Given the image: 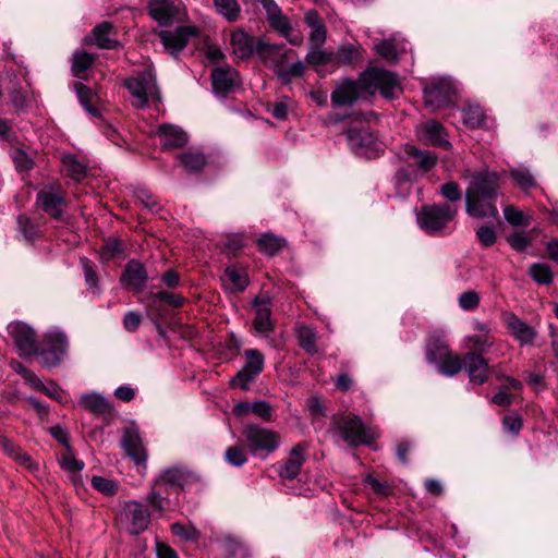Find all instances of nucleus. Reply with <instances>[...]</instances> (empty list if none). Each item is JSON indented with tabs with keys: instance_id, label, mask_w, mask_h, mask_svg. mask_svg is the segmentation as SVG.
<instances>
[{
	"instance_id": "3",
	"label": "nucleus",
	"mask_w": 558,
	"mask_h": 558,
	"mask_svg": "<svg viewBox=\"0 0 558 558\" xmlns=\"http://www.w3.org/2000/svg\"><path fill=\"white\" fill-rule=\"evenodd\" d=\"M241 438L250 454L260 459H267L281 445L280 433L253 423L243 425Z\"/></svg>"
},
{
	"instance_id": "47",
	"label": "nucleus",
	"mask_w": 558,
	"mask_h": 558,
	"mask_svg": "<svg viewBox=\"0 0 558 558\" xmlns=\"http://www.w3.org/2000/svg\"><path fill=\"white\" fill-rule=\"evenodd\" d=\"M529 275L539 284H549L554 279L550 266L544 263L532 264L529 269Z\"/></svg>"
},
{
	"instance_id": "6",
	"label": "nucleus",
	"mask_w": 558,
	"mask_h": 558,
	"mask_svg": "<svg viewBox=\"0 0 558 558\" xmlns=\"http://www.w3.org/2000/svg\"><path fill=\"white\" fill-rule=\"evenodd\" d=\"M69 341L66 335L57 329H49L41 339V344H37L35 354L39 356L43 366L51 368L58 366L66 356Z\"/></svg>"
},
{
	"instance_id": "30",
	"label": "nucleus",
	"mask_w": 558,
	"mask_h": 558,
	"mask_svg": "<svg viewBox=\"0 0 558 558\" xmlns=\"http://www.w3.org/2000/svg\"><path fill=\"white\" fill-rule=\"evenodd\" d=\"M78 405L96 415L109 414L112 411L111 402L98 392L83 393L78 400Z\"/></svg>"
},
{
	"instance_id": "52",
	"label": "nucleus",
	"mask_w": 558,
	"mask_h": 558,
	"mask_svg": "<svg viewBox=\"0 0 558 558\" xmlns=\"http://www.w3.org/2000/svg\"><path fill=\"white\" fill-rule=\"evenodd\" d=\"M305 71L303 61H296L290 66H286L279 72L278 77L283 84H289L293 77H300Z\"/></svg>"
},
{
	"instance_id": "55",
	"label": "nucleus",
	"mask_w": 558,
	"mask_h": 558,
	"mask_svg": "<svg viewBox=\"0 0 558 558\" xmlns=\"http://www.w3.org/2000/svg\"><path fill=\"white\" fill-rule=\"evenodd\" d=\"M458 304L463 311H474L480 305V295L473 290L465 291L459 295Z\"/></svg>"
},
{
	"instance_id": "60",
	"label": "nucleus",
	"mask_w": 558,
	"mask_h": 558,
	"mask_svg": "<svg viewBox=\"0 0 558 558\" xmlns=\"http://www.w3.org/2000/svg\"><path fill=\"white\" fill-rule=\"evenodd\" d=\"M252 412L266 422L272 421L274 410L266 401L252 402Z\"/></svg>"
},
{
	"instance_id": "56",
	"label": "nucleus",
	"mask_w": 558,
	"mask_h": 558,
	"mask_svg": "<svg viewBox=\"0 0 558 558\" xmlns=\"http://www.w3.org/2000/svg\"><path fill=\"white\" fill-rule=\"evenodd\" d=\"M335 60L333 52H327L320 49H312L307 56L306 61L313 65H324Z\"/></svg>"
},
{
	"instance_id": "43",
	"label": "nucleus",
	"mask_w": 558,
	"mask_h": 558,
	"mask_svg": "<svg viewBox=\"0 0 558 558\" xmlns=\"http://www.w3.org/2000/svg\"><path fill=\"white\" fill-rule=\"evenodd\" d=\"M95 58L86 51H75L72 57V73L75 77H83V73L90 68Z\"/></svg>"
},
{
	"instance_id": "31",
	"label": "nucleus",
	"mask_w": 558,
	"mask_h": 558,
	"mask_svg": "<svg viewBox=\"0 0 558 558\" xmlns=\"http://www.w3.org/2000/svg\"><path fill=\"white\" fill-rule=\"evenodd\" d=\"M403 153L409 159L413 160V165L424 172L433 169L438 160V156L435 153L425 149H417L411 144H405L403 146Z\"/></svg>"
},
{
	"instance_id": "5",
	"label": "nucleus",
	"mask_w": 558,
	"mask_h": 558,
	"mask_svg": "<svg viewBox=\"0 0 558 558\" xmlns=\"http://www.w3.org/2000/svg\"><path fill=\"white\" fill-rule=\"evenodd\" d=\"M458 208L450 204L424 205L417 214V223L428 234L441 235L456 218Z\"/></svg>"
},
{
	"instance_id": "41",
	"label": "nucleus",
	"mask_w": 558,
	"mask_h": 558,
	"mask_svg": "<svg viewBox=\"0 0 558 558\" xmlns=\"http://www.w3.org/2000/svg\"><path fill=\"white\" fill-rule=\"evenodd\" d=\"M257 246L262 253L274 256L284 246V240L274 234L265 233L258 239Z\"/></svg>"
},
{
	"instance_id": "20",
	"label": "nucleus",
	"mask_w": 558,
	"mask_h": 558,
	"mask_svg": "<svg viewBox=\"0 0 558 558\" xmlns=\"http://www.w3.org/2000/svg\"><path fill=\"white\" fill-rule=\"evenodd\" d=\"M424 102L428 107H445L454 94L452 82L448 78H440L424 87Z\"/></svg>"
},
{
	"instance_id": "18",
	"label": "nucleus",
	"mask_w": 558,
	"mask_h": 558,
	"mask_svg": "<svg viewBox=\"0 0 558 558\" xmlns=\"http://www.w3.org/2000/svg\"><path fill=\"white\" fill-rule=\"evenodd\" d=\"M266 11L267 21L270 26L281 34L292 45H299L301 38L291 36V25L286 15L282 14L281 9L274 0H258Z\"/></svg>"
},
{
	"instance_id": "21",
	"label": "nucleus",
	"mask_w": 558,
	"mask_h": 558,
	"mask_svg": "<svg viewBox=\"0 0 558 558\" xmlns=\"http://www.w3.org/2000/svg\"><path fill=\"white\" fill-rule=\"evenodd\" d=\"M463 369L468 374L470 381L476 385L485 384L490 375L488 360L478 352H466L463 356Z\"/></svg>"
},
{
	"instance_id": "53",
	"label": "nucleus",
	"mask_w": 558,
	"mask_h": 558,
	"mask_svg": "<svg viewBox=\"0 0 558 558\" xmlns=\"http://www.w3.org/2000/svg\"><path fill=\"white\" fill-rule=\"evenodd\" d=\"M338 59L341 63L352 64L360 59V51L353 45H342L335 56V59Z\"/></svg>"
},
{
	"instance_id": "2",
	"label": "nucleus",
	"mask_w": 558,
	"mask_h": 558,
	"mask_svg": "<svg viewBox=\"0 0 558 558\" xmlns=\"http://www.w3.org/2000/svg\"><path fill=\"white\" fill-rule=\"evenodd\" d=\"M462 178L469 179L464 192L466 214L477 219L496 218L498 209L495 202L499 195V174L487 168L476 172L465 169Z\"/></svg>"
},
{
	"instance_id": "48",
	"label": "nucleus",
	"mask_w": 558,
	"mask_h": 558,
	"mask_svg": "<svg viewBox=\"0 0 558 558\" xmlns=\"http://www.w3.org/2000/svg\"><path fill=\"white\" fill-rule=\"evenodd\" d=\"M124 247L123 243L116 238H109L105 241L104 246L100 250L102 260H111L118 256L123 255Z\"/></svg>"
},
{
	"instance_id": "44",
	"label": "nucleus",
	"mask_w": 558,
	"mask_h": 558,
	"mask_svg": "<svg viewBox=\"0 0 558 558\" xmlns=\"http://www.w3.org/2000/svg\"><path fill=\"white\" fill-rule=\"evenodd\" d=\"M62 163L68 174L74 180H81L87 172V167L84 162L80 161L75 155H64Z\"/></svg>"
},
{
	"instance_id": "29",
	"label": "nucleus",
	"mask_w": 558,
	"mask_h": 558,
	"mask_svg": "<svg viewBox=\"0 0 558 558\" xmlns=\"http://www.w3.org/2000/svg\"><path fill=\"white\" fill-rule=\"evenodd\" d=\"M159 477L162 478V483H168L173 488L183 490L187 485L192 484L196 477L187 469L179 465H174L163 470Z\"/></svg>"
},
{
	"instance_id": "15",
	"label": "nucleus",
	"mask_w": 558,
	"mask_h": 558,
	"mask_svg": "<svg viewBox=\"0 0 558 558\" xmlns=\"http://www.w3.org/2000/svg\"><path fill=\"white\" fill-rule=\"evenodd\" d=\"M121 447L135 465L146 466L148 458L147 450L144 446L138 427L135 424H130L124 427Z\"/></svg>"
},
{
	"instance_id": "64",
	"label": "nucleus",
	"mask_w": 558,
	"mask_h": 558,
	"mask_svg": "<svg viewBox=\"0 0 558 558\" xmlns=\"http://www.w3.org/2000/svg\"><path fill=\"white\" fill-rule=\"evenodd\" d=\"M508 243L515 251L523 252L529 246L530 239L523 233L514 232L508 236Z\"/></svg>"
},
{
	"instance_id": "12",
	"label": "nucleus",
	"mask_w": 558,
	"mask_h": 558,
	"mask_svg": "<svg viewBox=\"0 0 558 558\" xmlns=\"http://www.w3.org/2000/svg\"><path fill=\"white\" fill-rule=\"evenodd\" d=\"M308 442L302 441L290 449V456L272 465L282 482L295 480L306 461Z\"/></svg>"
},
{
	"instance_id": "49",
	"label": "nucleus",
	"mask_w": 558,
	"mask_h": 558,
	"mask_svg": "<svg viewBox=\"0 0 558 558\" xmlns=\"http://www.w3.org/2000/svg\"><path fill=\"white\" fill-rule=\"evenodd\" d=\"M504 217L512 226L525 227L531 222L529 216L512 205L505 207Z\"/></svg>"
},
{
	"instance_id": "14",
	"label": "nucleus",
	"mask_w": 558,
	"mask_h": 558,
	"mask_svg": "<svg viewBox=\"0 0 558 558\" xmlns=\"http://www.w3.org/2000/svg\"><path fill=\"white\" fill-rule=\"evenodd\" d=\"M8 332L12 338L21 357H29L37 351V337L35 330L23 322L9 324Z\"/></svg>"
},
{
	"instance_id": "45",
	"label": "nucleus",
	"mask_w": 558,
	"mask_h": 558,
	"mask_svg": "<svg viewBox=\"0 0 558 558\" xmlns=\"http://www.w3.org/2000/svg\"><path fill=\"white\" fill-rule=\"evenodd\" d=\"M186 171L197 172L206 165V157L199 151H187L178 156Z\"/></svg>"
},
{
	"instance_id": "17",
	"label": "nucleus",
	"mask_w": 558,
	"mask_h": 558,
	"mask_svg": "<svg viewBox=\"0 0 558 558\" xmlns=\"http://www.w3.org/2000/svg\"><path fill=\"white\" fill-rule=\"evenodd\" d=\"M347 140L351 150L357 156L371 158L378 151L376 138L366 128H350Z\"/></svg>"
},
{
	"instance_id": "24",
	"label": "nucleus",
	"mask_w": 558,
	"mask_h": 558,
	"mask_svg": "<svg viewBox=\"0 0 558 558\" xmlns=\"http://www.w3.org/2000/svg\"><path fill=\"white\" fill-rule=\"evenodd\" d=\"M417 137L424 144L441 147L444 149H450L451 143L447 140V133L440 123L430 120L417 129Z\"/></svg>"
},
{
	"instance_id": "63",
	"label": "nucleus",
	"mask_w": 558,
	"mask_h": 558,
	"mask_svg": "<svg viewBox=\"0 0 558 558\" xmlns=\"http://www.w3.org/2000/svg\"><path fill=\"white\" fill-rule=\"evenodd\" d=\"M60 464L62 469L65 471H69L71 473H77L81 472L84 469V462L81 460H77L71 454H65L60 460Z\"/></svg>"
},
{
	"instance_id": "58",
	"label": "nucleus",
	"mask_w": 558,
	"mask_h": 558,
	"mask_svg": "<svg viewBox=\"0 0 558 558\" xmlns=\"http://www.w3.org/2000/svg\"><path fill=\"white\" fill-rule=\"evenodd\" d=\"M170 529L173 535L183 541L196 539L199 536L198 531L194 526H185L179 522L172 523Z\"/></svg>"
},
{
	"instance_id": "19",
	"label": "nucleus",
	"mask_w": 558,
	"mask_h": 558,
	"mask_svg": "<svg viewBox=\"0 0 558 558\" xmlns=\"http://www.w3.org/2000/svg\"><path fill=\"white\" fill-rule=\"evenodd\" d=\"M211 86L221 96L234 93L241 86L240 74L230 65L218 66L211 72Z\"/></svg>"
},
{
	"instance_id": "23",
	"label": "nucleus",
	"mask_w": 558,
	"mask_h": 558,
	"mask_svg": "<svg viewBox=\"0 0 558 558\" xmlns=\"http://www.w3.org/2000/svg\"><path fill=\"white\" fill-rule=\"evenodd\" d=\"M231 47L233 54L239 59H246L256 53L258 56L259 46H263V38H255L243 29H236L231 34Z\"/></svg>"
},
{
	"instance_id": "61",
	"label": "nucleus",
	"mask_w": 558,
	"mask_h": 558,
	"mask_svg": "<svg viewBox=\"0 0 558 558\" xmlns=\"http://www.w3.org/2000/svg\"><path fill=\"white\" fill-rule=\"evenodd\" d=\"M17 225L20 228V231L24 235V238L28 241L33 240L36 235V227L31 221V219L25 215H20L17 217Z\"/></svg>"
},
{
	"instance_id": "50",
	"label": "nucleus",
	"mask_w": 558,
	"mask_h": 558,
	"mask_svg": "<svg viewBox=\"0 0 558 558\" xmlns=\"http://www.w3.org/2000/svg\"><path fill=\"white\" fill-rule=\"evenodd\" d=\"M92 486L97 492L104 494L105 496H113L118 492V484L116 481L95 475L92 477Z\"/></svg>"
},
{
	"instance_id": "54",
	"label": "nucleus",
	"mask_w": 558,
	"mask_h": 558,
	"mask_svg": "<svg viewBox=\"0 0 558 558\" xmlns=\"http://www.w3.org/2000/svg\"><path fill=\"white\" fill-rule=\"evenodd\" d=\"M375 50L378 56L386 59L388 62L396 63L398 61L397 50L391 40H381L375 45Z\"/></svg>"
},
{
	"instance_id": "36",
	"label": "nucleus",
	"mask_w": 558,
	"mask_h": 558,
	"mask_svg": "<svg viewBox=\"0 0 558 558\" xmlns=\"http://www.w3.org/2000/svg\"><path fill=\"white\" fill-rule=\"evenodd\" d=\"M296 337L299 345L305 350L308 354L314 355L318 352L317 347V332L316 330L307 325H301L296 328Z\"/></svg>"
},
{
	"instance_id": "40",
	"label": "nucleus",
	"mask_w": 558,
	"mask_h": 558,
	"mask_svg": "<svg viewBox=\"0 0 558 558\" xmlns=\"http://www.w3.org/2000/svg\"><path fill=\"white\" fill-rule=\"evenodd\" d=\"M248 453L250 452L245 448V445L243 444L241 438L240 442L227 448V450L225 451V459L229 464L240 468L243 466L248 461Z\"/></svg>"
},
{
	"instance_id": "34",
	"label": "nucleus",
	"mask_w": 558,
	"mask_h": 558,
	"mask_svg": "<svg viewBox=\"0 0 558 558\" xmlns=\"http://www.w3.org/2000/svg\"><path fill=\"white\" fill-rule=\"evenodd\" d=\"M222 281L230 292H242L248 286V276L243 268L228 266L222 276Z\"/></svg>"
},
{
	"instance_id": "32",
	"label": "nucleus",
	"mask_w": 558,
	"mask_h": 558,
	"mask_svg": "<svg viewBox=\"0 0 558 558\" xmlns=\"http://www.w3.org/2000/svg\"><path fill=\"white\" fill-rule=\"evenodd\" d=\"M451 350L442 332H433L429 335L426 343V361L430 364L450 353Z\"/></svg>"
},
{
	"instance_id": "25",
	"label": "nucleus",
	"mask_w": 558,
	"mask_h": 558,
	"mask_svg": "<svg viewBox=\"0 0 558 558\" xmlns=\"http://www.w3.org/2000/svg\"><path fill=\"white\" fill-rule=\"evenodd\" d=\"M148 280L145 266L136 259H131L125 265L121 275V282L124 287L141 292Z\"/></svg>"
},
{
	"instance_id": "62",
	"label": "nucleus",
	"mask_w": 558,
	"mask_h": 558,
	"mask_svg": "<svg viewBox=\"0 0 558 558\" xmlns=\"http://www.w3.org/2000/svg\"><path fill=\"white\" fill-rule=\"evenodd\" d=\"M476 236L484 246H492L497 239L495 230L488 226H481L476 230Z\"/></svg>"
},
{
	"instance_id": "46",
	"label": "nucleus",
	"mask_w": 558,
	"mask_h": 558,
	"mask_svg": "<svg viewBox=\"0 0 558 558\" xmlns=\"http://www.w3.org/2000/svg\"><path fill=\"white\" fill-rule=\"evenodd\" d=\"M74 90L76 93L80 104L85 108V110L94 117L99 116L98 109L90 105L94 98V94L90 90V88H88L81 82H76L74 83Z\"/></svg>"
},
{
	"instance_id": "26",
	"label": "nucleus",
	"mask_w": 558,
	"mask_h": 558,
	"mask_svg": "<svg viewBox=\"0 0 558 558\" xmlns=\"http://www.w3.org/2000/svg\"><path fill=\"white\" fill-rule=\"evenodd\" d=\"M253 305L255 307L254 329L258 333H269L274 330L270 299L267 296L256 298Z\"/></svg>"
},
{
	"instance_id": "57",
	"label": "nucleus",
	"mask_w": 558,
	"mask_h": 558,
	"mask_svg": "<svg viewBox=\"0 0 558 558\" xmlns=\"http://www.w3.org/2000/svg\"><path fill=\"white\" fill-rule=\"evenodd\" d=\"M439 192L450 203L459 202L462 198L461 189L454 181L444 183L440 186Z\"/></svg>"
},
{
	"instance_id": "59",
	"label": "nucleus",
	"mask_w": 558,
	"mask_h": 558,
	"mask_svg": "<svg viewBox=\"0 0 558 558\" xmlns=\"http://www.w3.org/2000/svg\"><path fill=\"white\" fill-rule=\"evenodd\" d=\"M153 301L155 303L157 301H163L169 306L179 308L184 304L185 299L182 295L177 294V293H172V292H168V291H160L153 295Z\"/></svg>"
},
{
	"instance_id": "7",
	"label": "nucleus",
	"mask_w": 558,
	"mask_h": 558,
	"mask_svg": "<svg viewBox=\"0 0 558 558\" xmlns=\"http://www.w3.org/2000/svg\"><path fill=\"white\" fill-rule=\"evenodd\" d=\"M331 432L344 442L355 447L373 440V434L357 415L348 414L335 418Z\"/></svg>"
},
{
	"instance_id": "35",
	"label": "nucleus",
	"mask_w": 558,
	"mask_h": 558,
	"mask_svg": "<svg viewBox=\"0 0 558 558\" xmlns=\"http://www.w3.org/2000/svg\"><path fill=\"white\" fill-rule=\"evenodd\" d=\"M438 372L446 377H453L459 374L464 366L463 357L456 353H448L436 363Z\"/></svg>"
},
{
	"instance_id": "22",
	"label": "nucleus",
	"mask_w": 558,
	"mask_h": 558,
	"mask_svg": "<svg viewBox=\"0 0 558 558\" xmlns=\"http://www.w3.org/2000/svg\"><path fill=\"white\" fill-rule=\"evenodd\" d=\"M501 318L510 335L520 345L523 347L533 343L537 332L526 322L510 312H504Z\"/></svg>"
},
{
	"instance_id": "37",
	"label": "nucleus",
	"mask_w": 558,
	"mask_h": 558,
	"mask_svg": "<svg viewBox=\"0 0 558 558\" xmlns=\"http://www.w3.org/2000/svg\"><path fill=\"white\" fill-rule=\"evenodd\" d=\"M496 343L493 336L471 335L464 338V345L468 352H478L484 355Z\"/></svg>"
},
{
	"instance_id": "42",
	"label": "nucleus",
	"mask_w": 558,
	"mask_h": 558,
	"mask_svg": "<svg viewBox=\"0 0 558 558\" xmlns=\"http://www.w3.org/2000/svg\"><path fill=\"white\" fill-rule=\"evenodd\" d=\"M463 122L470 129L483 125L485 120L484 110L478 105H466L462 110Z\"/></svg>"
},
{
	"instance_id": "10",
	"label": "nucleus",
	"mask_w": 558,
	"mask_h": 558,
	"mask_svg": "<svg viewBox=\"0 0 558 558\" xmlns=\"http://www.w3.org/2000/svg\"><path fill=\"white\" fill-rule=\"evenodd\" d=\"M159 476L154 481L146 496V501L151 510L162 515L167 511L175 509L180 490L168 483H162Z\"/></svg>"
},
{
	"instance_id": "9",
	"label": "nucleus",
	"mask_w": 558,
	"mask_h": 558,
	"mask_svg": "<svg viewBox=\"0 0 558 558\" xmlns=\"http://www.w3.org/2000/svg\"><path fill=\"white\" fill-rule=\"evenodd\" d=\"M65 193L60 185L48 184L36 194L35 207L57 221L64 220Z\"/></svg>"
},
{
	"instance_id": "11",
	"label": "nucleus",
	"mask_w": 558,
	"mask_h": 558,
	"mask_svg": "<svg viewBox=\"0 0 558 558\" xmlns=\"http://www.w3.org/2000/svg\"><path fill=\"white\" fill-rule=\"evenodd\" d=\"M148 12L160 26H171L174 23L183 22L186 17L180 0H149Z\"/></svg>"
},
{
	"instance_id": "27",
	"label": "nucleus",
	"mask_w": 558,
	"mask_h": 558,
	"mask_svg": "<svg viewBox=\"0 0 558 558\" xmlns=\"http://www.w3.org/2000/svg\"><path fill=\"white\" fill-rule=\"evenodd\" d=\"M290 52L292 51L290 50ZM288 53L289 51L282 52L279 46L270 45L266 41L263 46H259L258 49V57L260 60L267 66H269L277 74V76L286 65Z\"/></svg>"
},
{
	"instance_id": "1",
	"label": "nucleus",
	"mask_w": 558,
	"mask_h": 558,
	"mask_svg": "<svg viewBox=\"0 0 558 558\" xmlns=\"http://www.w3.org/2000/svg\"><path fill=\"white\" fill-rule=\"evenodd\" d=\"M399 90L400 84L395 73L373 68L365 71L357 80H341L331 93V105L351 107L360 99L373 96L377 92L385 98L392 99Z\"/></svg>"
},
{
	"instance_id": "4",
	"label": "nucleus",
	"mask_w": 558,
	"mask_h": 558,
	"mask_svg": "<svg viewBox=\"0 0 558 558\" xmlns=\"http://www.w3.org/2000/svg\"><path fill=\"white\" fill-rule=\"evenodd\" d=\"M123 86L131 94L132 105L136 108L147 107L150 100L161 101L156 75L149 66L124 78Z\"/></svg>"
},
{
	"instance_id": "13",
	"label": "nucleus",
	"mask_w": 558,
	"mask_h": 558,
	"mask_svg": "<svg viewBox=\"0 0 558 558\" xmlns=\"http://www.w3.org/2000/svg\"><path fill=\"white\" fill-rule=\"evenodd\" d=\"M245 364L231 379V385L242 390H248L250 385L255 381L264 369L265 359L260 351L247 349L244 351Z\"/></svg>"
},
{
	"instance_id": "33",
	"label": "nucleus",
	"mask_w": 558,
	"mask_h": 558,
	"mask_svg": "<svg viewBox=\"0 0 558 558\" xmlns=\"http://www.w3.org/2000/svg\"><path fill=\"white\" fill-rule=\"evenodd\" d=\"M158 136L165 148H179L187 143L186 133L174 125L163 124L159 126Z\"/></svg>"
},
{
	"instance_id": "16",
	"label": "nucleus",
	"mask_w": 558,
	"mask_h": 558,
	"mask_svg": "<svg viewBox=\"0 0 558 558\" xmlns=\"http://www.w3.org/2000/svg\"><path fill=\"white\" fill-rule=\"evenodd\" d=\"M199 35V28L194 25L180 26L174 31H160L158 37L165 49L177 57L187 45L191 38Z\"/></svg>"
},
{
	"instance_id": "8",
	"label": "nucleus",
	"mask_w": 558,
	"mask_h": 558,
	"mask_svg": "<svg viewBox=\"0 0 558 558\" xmlns=\"http://www.w3.org/2000/svg\"><path fill=\"white\" fill-rule=\"evenodd\" d=\"M151 513L137 500H125L121 504L118 515L120 524L131 535L144 533L150 524Z\"/></svg>"
},
{
	"instance_id": "39",
	"label": "nucleus",
	"mask_w": 558,
	"mask_h": 558,
	"mask_svg": "<svg viewBox=\"0 0 558 558\" xmlns=\"http://www.w3.org/2000/svg\"><path fill=\"white\" fill-rule=\"evenodd\" d=\"M510 177L514 185L526 192L530 189L536 187V181L531 170L524 166H519L510 170Z\"/></svg>"
},
{
	"instance_id": "28",
	"label": "nucleus",
	"mask_w": 558,
	"mask_h": 558,
	"mask_svg": "<svg viewBox=\"0 0 558 558\" xmlns=\"http://www.w3.org/2000/svg\"><path fill=\"white\" fill-rule=\"evenodd\" d=\"M112 24L105 21L96 25L90 35L85 38V43L96 45L100 49H113L118 46V41L111 36Z\"/></svg>"
},
{
	"instance_id": "51",
	"label": "nucleus",
	"mask_w": 558,
	"mask_h": 558,
	"mask_svg": "<svg viewBox=\"0 0 558 558\" xmlns=\"http://www.w3.org/2000/svg\"><path fill=\"white\" fill-rule=\"evenodd\" d=\"M136 199L151 213H158L161 205L157 197L147 189H138L135 192Z\"/></svg>"
},
{
	"instance_id": "38",
	"label": "nucleus",
	"mask_w": 558,
	"mask_h": 558,
	"mask_svg": "<svg viewBox=\"0 0 558 558\" xmlns=\"http://www.w3.org/2000/svg\"><path fill=\"white\" fill-rule=\"evenodd\" d=\"M218 14L230 23L236 22L241 15V7L236 0H214Z\"/></svg>"
}]
</instances>
